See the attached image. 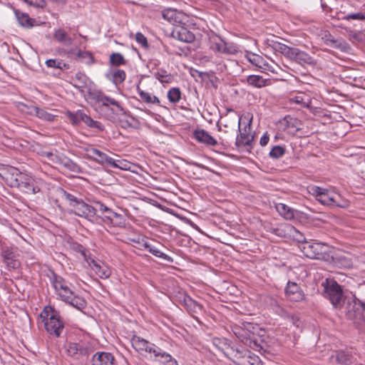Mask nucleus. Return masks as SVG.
<instances>
[{
	"label": "nucleus",
	"instance_id": "19",
	"mask_svg": "<svg viewBox=\"0 0 365 365\" xmlns=\"http://www.w3.org/2000/svg\"><path fill=\"white\" fill-rule=\"evenodd\" d=\"M92 365H117V364L112 354L96 352L92 357Z\"/></svg>",
	"mask_w": 365,
	"mask_h": 365
},
{
	"label": "nucleus",
	"instance_id": "41",
	"mask_svg": "<svg viewBox=\"0 0 365 365\" xmlns=\"http://www.w3.org/2000/svg\"><path fill=\"white\" fill-rule=\"evenodd\" d=\"M110 63L113 66H119L125 65L127 61L125 59L123 56L120 53H113L110 56Z\"/></svg>",
	"mask_w": 365,
	"mask_h": 365
},
{
	"label": "nucleus",
	"instance_id": "15",
	"mask_svg": "<svg viewBox=\"0 0 365 365\" xmlns=\"http://www.w3.org/2000/svg\"><path fill=\"white\" fill-rule=\"evenodd\" d=\"M349 317L356 324L365 322V304L361 301H355L351 309L349 311Z\"/></svg>",
	"mask_w": 365,
	"mask_h": 365
},
{
	"label": "nucleus",
	"instance_id": "20",
	"mask_svg": "<svg viewBox=\"0 0 365 365\" xmlns=\"http://www.w3.org/2000/svg\"><path fill=\"white\" fill-rule=\"evenodd\" d=\"M289 59L293 60L297 62L299 64H309L313 65L315 64L314 59L312 56L309 55L304 51H300L297 48H294L292 52L291 53V56Z\"/></svg>",
	"mask_w": 365,
	"mask_h": 365
},
{
	"label": "nucleus",
	"instance_id": "1",
	"mask_svg": "<svg viewBox=\"0 0 365 365\" xmlns=\"http://www.w3.org/2000/svg\"><path fill=\"white\" fill-rule=\"evenodd\" d=\"M1 176L11 187H16L28 194L41 192L43 182L34 179L31 176L20 172L17 168L9 167Z\"/></svg>",
	"mask_w": 365,
	"mask_h": 365
},
{
	"label": "nucleus",
	"instance_id": "29",
	"mask_svg": "<svg viewBox=\"0 0 365 365\" xmlns=\"http://www.w3.org/2000/svg\"><path fill=\"white\" fill-rule=\"evenodd\" d=\"M97 210L101 212H107L108 215L106 217L112 222L113 219L120 220V223H121V220H123V216L120 214H118L115 212H113L111 209L106 206L101 202L96 203Z\"/></svg>",
	"mask_w": 365,
	"mask_h": 365
},
{
	"label": "nucleus",
	"instance_id": "5",
	"mask_svg": "<svg viewBox=\"0 0 365 365\" xmlns=\"http://www.w3.org/2000/svg\"><path fill=\"white\" fill-rule=\"evenodd\" d=\"M323 295L329 299L335 308H340L344 304V296L341 286L334 280L326 279L322 283Z\"/></svg>",
	"mask_w": 365,
	"mask_h": 365
},
{
	"label": "nucleus",
	"instance_id": "52",
	"mask_svg": "<svg viewBox=\"0 0 365 365\" xmlns=\"http://www.w3.org/2000/svg\"><path fill=\"white\" fill-rule=\"evenodd\" d=\"M342 19L346 21H349L351 19L364 21L365 20V13L359 12L355 14H350L342 17Z\"/></svg>",
	"mask_w": 365,
	"mask_h": 365
},
{
	"label": "nucleus",
	"instance_id": "61",
	"mask_svg": "<svg viewBox=\"0 0 365 365\" xmlns=\"http://www.w3.org/2000/svg\"><path fill=\"white\" fill-rule=\"evenodd\" d=\"M227 112L234 113V110L232 108L227 109Z\"/></svg>",
	"mask_w": 365,
	"mask_h": 365
},
{
	"label": "nucleus",
	"instance_id": "46",
	"mask_svg": "<svg viewBox=\"0 0 365 365\" xmlns=\"http://www.w3.org/2000/svg\"><path fill=\"white\" fill-rule=\"evenodd\" d=\"M126 77L125 72L123 70H115L112 74V81L114 84L118 85L123 83Z\"/></svg>",
	"mask_w": 365,
	"mask_h": 365
},
{
	"label": "nucleus",
	"instance_id": "50",
	"mask_svg": "<svg viewBox=\"0 0 365 365\" xmlns=\"http://www.w3.org/2000/svg\"><path fill=\"white\" fill-rule=\"evenodd\" d=\"M292 230H293L292 236L294 239L297 241L300 245H303V243L307 242L308 241L306 240V238L303 235L302 233H301L299 230H296L294 227H292Z\"/></svg>",
	"mask_w": 365,
	"mask_h": 365
},
{
	"label": "nucleus",
	"instance_id": "60",
	"mask_svg": "<svg viewBox=\"0 0 365 365\" xmlns=\"http://www.w3.org/2000/svg\"><path fill=\"white\" fill-rule=\"evenodd\" d=\"M78 56L79 57H84L86 56H88L90 58H92V56H91V54L88 53V52H81V51H79L78 53Z\"/></svg>",
	"mask_w": 365,
	"mask_h": 365
},
{
	"label": "nucleus",
	"instance_id": "25",
	"mask_svg": "<svg viewBox=\"0 0 365 365\" xmlns=\"http://www.w3.org/2000/svg\"><path fill=\"white\" fill-rule=\"evenodd\" d=\"M153 354L155 359L163 365H178L177 361L170 354L163 351L158 346L153 350Z\"/></svg>",
	"mask_w": 365,
	"mask_h": 365
},
{
	"label": "nucleus",
	"instance_id": "36",
	"mask_svg": "<svg viewBox=\"0 0 365 365\" xmlns=\"http://www.w3.org/2000/svg\"><path fill=\"white\" fill-rule=\"evenodd\" d=\"M143 245L145 249H147L151 254H153L155 257L167 260L168 262H172V259L170 257L159 250L155 246H152L151 245L147 242H145Z\"/></svg>",
	"mask_w": 365,
	"mask_h": 365
},
{
	"label": "nucleus",
	"instance_id": "33",
	"mask_svg": "<svg viewBox=\"0 0 365 365\" xmlns=\"http://www.w3.org/2000/svg\"><path fill=\"white\" fill-rule=\"evenodd\" d=\"M276 209L277 212L287 220H292L294 217V210L291 209L284 203L277 204Z\"/></svg>",
	"mask_w": 365,
	"mask_h": 365
},
{
	"label": "nucleus",
	"instance_id": "27",
	"mask_svg": "<svg viewBox=\"0 0 365 365\" xmlns=\"http://www.w3.org/2000/svg\"><path fill=\"white\" fill-rule=\"evenodd\" d=\"M195 138L199 142L202 143H205L207 145H216L217 140L212 137L207 131L205 130H197L194 133Z\"/></svg>",
	"mask_w": 365,
	"mask_h": 365
},
{
	"label": "nucleus",
	"instance_id": "22",
	"mask_svg": "<svg viewBox=\"0 0 365 365\" xmlns=\"http://www.w3.org/2000/svg\"><path fill=\"white\" fill-rule=\"evenodd\" d=\"M23 107L24 108H22V110L24 112H26L29 113L30 115H34L37 117H38L41 119L47 120V121H53L54 119V115L50 113H48L47 111L41 109L36 106H26L23 105Z\"/></svg>",
	"mask_w": 365,
	"mask_h": 365
},
{
	"label": "nucleus",
	"instance_id": "58",
	"mask_svg": "<svg viewBox=\"0 0 365 365\" xmlns=\"http://www.w3.org/2000/svg\"><path fill=\"white\" fill-rule=\"evenodd\" d=\"M269 138L267 133H265L260 138L259 143L262 146H265L269 142Z\"/></svg>",
	"mask_w": 365,
	"mask_h": 365
},
{
	"label": "nucleus",
	"instance_id": "39",
	"mask_svg": "<svg viewBox=\"0 0 365 365\" xmlns=\"http://www.w3.org/2000/svg\"><path fill=\"white\" fill-rule=\"evenodd\" d=\"M284 122L286 123L285 130L289 133H294L299 128L297 127L299 124V121L296 118L286 117L284 118Z\"/></svg>",
	"mask_w": 365,
	"mask_h": 365
},
{
	"label": "nucleus",
	"instance_id": "10",
	"mask_svg": "<svg viewBox=\"0 0 365 365\" xmlns=\"http://www.w3.org/2000/svg\"><path fill=\"white\" fill-rule=\"evenodd\" d=\"M83 149L86 152L85 158L87 159L93 160L101 165L108 164L113 168L119 167L112 158L96 148L88 146Z\"/></svg>",
	"mask_w": 365,
	"mask_h": 365
},
{
	"label": "nucleus",
	"instance_id": "11",
	"mask_svg": "<svg viewBox=\"0 0 365 365\" xmlns=\"http://www.w3.org/2000/svg\"><path fill=\"white\" fill-rule=\"evenodd\" d=\"M252 118L249 120L247 125L244 128H241V118H239L237 122V127L239 134L236 138V145L237 147L250 146L253 140L254 135L252 133L251 128Z\"/></svg>",
	"mask_w": 365,
	"mask_h": 365
},
{
	"label": "nucleus",
	"instance_id": "47",
	"mask_svg": "<svg viewBox=\"0 0 365 365\" xmlns=\"http://www.w3.org/2000/svg\"><path fill=\"white\" fill-rule=\"evenodd\" d=\"M83 122H84L88 126L91 128H95L98 130H103V126L100 122L93 120L90 116L87 115L86 113L84 114V116H83Z\"/></svg>",
	"mask_w": 365,
	"mask_h": 365
},
{
	"label": "nucleus",
	"instance_id": "48",
	"mask_svg": "<svg viewBox=\"0 0 365 365\" xmlns=\"http://www.w3.org/2000/svg\"><path fill=\"white\" fill-rule=\"evenodd\" d=\"M84 114L85 113L81 111H77L75 113L68 111L67 116L73 124H78L79 122L83 121Z\"/></svg>",
	"mask_w": 365,
	"mask_h": 365
},
{
	"label": "nucleus",
	"instance_id": "45",
	"mask_svg": "<svg viewBox=\"0 0 365 365\" xmlns=\"http://www.w3.org/2000/svg\"><path fill=\"white\" fill-rule=\"evenodd\" d=\"M168 98L173 103H176L180 101L181 98V91L178 88H173L168 92Z\"/></svg>",
	"mask_w": 365,
	"mask_h": 365
},
{
	"label": "nucleus",
	"instance_id": "6",
	"mask_svg": "<svg viewBox=\"0 0 365 365\" xmlns=\"http://www.w3.org/2000/svg\"><path fill=\"white\" fill-rule=\"evenodd\" d=\"M311 192L322 205L337 207L346 206L340 203L339 200L341 198L340 195L329 189L314 185L311 187Z\"/></svg>",
	"mask_w": 365,
	"mask_h": 365
},
{
	"label": "nucleus",
	"instance_id": "55",
	"mask_svg": "<svg viewBox=\"0 0 365 365\" xmlns=\"http://www.w3.org/2000/svg\"><path fill=\"white\" fill-rule=\"evenodd\" d=\"M135 40L138 43L141 44L143 47H148V45L147 38L143 34L140 32L137 33L135 34Z\"/></svg>",
	"mask_w": 365,
	"mask_h": 365
},
{
	"label": "nucleus",
	"instance_id": "30",
	"mask_svg": "<svg viewBox=\"0 0 365 365\" xmlns=\"http://www.w3.org/2000/svg\"><path fill=\"white\" fill-rule=\"evenodd\" d=\"M60 165L63 166V168H64L66 170L70 171L76 174L82 173L81 167L66 156L64 158H62L61 163Z\"/></svg>",
	"mask_w": 365,
	"mask_h": 365
},
{
	"label": "nucleus",
	"instance_id": "24",
	"mask_svg": "<svg viewBox=\"0 0 365 365\" xmlns=\"http://www.w3.org/2000/svg\"><path fill=\"white\" fill-rule=\"evenodd\" d=\"M66 351L69 356L76 359L88 354L87 349L81 343H68L66 345Z\"/></svg>",
	"mask_w": 365,
	"mask_h": 365
},
{
	"label": "nucleus",
	"instance_id": "31",
	"mask_svg": "<svg viewBox=\"0 0 365 365\" xmlns=\"http://www.w3.org/2000/svg\"><path fill=\"white\" fill-rule=\"evenodd\" d=\"M247 81L249 85L256 88H262L268 85L269 79H264L260 76L251 75L247 77Z\"/></svg>",
	"mask_w": 365,
	"mask_h": 365
},
{
	"label": "nucleus",
	"instance_id": "35",
	"mask_svg": "<svg viewBox=\"0 0 365 365\" xmlns=\"http://www.w3.org/2000/svg\"><path fill=\"white\" fill-rule=\"evenodd\" d=\"M272 48L275 51L283 54L285 57L288 58H289L291 53L292 52V50L294 48L280 42H274L272 44Z\"/></svg>",
	"mask_w": 365,
	"mask_h": 365
},
{
	"label": "nucleus",
	"instance_id": "54",
	"mask_svg": "<svg viewBox=\"0 0 365 365\" xmlns=\"http://www.w3.org/2000/svg\"><path fill=\"white\" fill-rule=\"evenodd\" d=\"M62 197L70 202L71 207H72V205L78 200V198H77L72 194L66 192L65 190H62Z\"/></svg>",
	"mask_w": 365,
	"mask_h": 365
},
{
	"label": "nucleus",
	"instance_id": "18",
	"mask_svg": "<svg viewBox=\"0 0 365 365\" xmlns=\"http://www.w3.org/2000/svg\"><path fill=\"white\" fill-rule=\"evenodd\" d=\"M89 267L94 271V272L102 279H107L111 274L110 268L103 262L97 261L93 259L87 260Z\"/></svg>",
	"mask_w": 365,
	"mask_h": 365
},
{
	"label": "nucleus",
	"instance_id": "32",
	"mask_svg": "<svg viewBox=\"0 0 365 365\" xmlns=\"http://www.w3.org/2000/svg\"><path fill=\"white\" fill-rule=\"evenodd\" d=\"M290 102L300 105L303 108H309L311 104V99L309 96L300 93L289 98Z\"/></svg>",
	"mask_w": 365,
	"mask_h": 365
},
{
	"label": "nucleus",
	"instance_id": "17",
	"mask_svg": "<svg viewBox=\"0 0 365 365\" xmlns=\"http://www.w3.org/2000/svg\"><path fill=\"white\" fill-rule=\"evenodd\" d=\"M131 344L133 347L140 353L145 351L153 354V350H155L157 348V346L154 344H151L148 341L138 336H133Z\"/></svg>",
	"mask_w": 365,
	"mask_h": 365
},
{
	"label": "nucleus",
	"instance_id": "3",
	"mask_svg": "<svg viewBox=\"0 0 365 365\" xmlns=\"http://www.w3.org/2000/svg\"><path fill=\"white\" fill-rule=\"evenodd\" d=\"M40 317L48 334L59 337L64 329V323L61 319L59 313L51 307H46Z\"/></svg>",
	"mask_w": 365,
	"mask_h": 365
},
{
	"label": "nucleus",
	"instance_id": "8",
	"mask_svg": "<svg viewBox=\"0 0 365 365\" xmlns=\"http://www.w3.org/2000/svg\"><path fill=\"white\" fill-rule=\"evenodd\" d=\"M230 360L237 365H262L258 356L244 349L236 348Z\"/></svg>",
	"mask_w": 365,
	"mask_h": 365
},
{
	"label": "nucleus",
	"instance_id": "51",
	"mask_svg": "<svg viewBox=\"0 0 365 365\" xmlns=\"http://www.w3.org/2000/svg\"><path fill=\"white\" fill-rule=\"evenodd\" d=\"M46 63L48 67L51 68H58L63 69V68L66 67V64L61 61H56L55 59H49L46 61Z\"/></svg>",
	"mask_w": 365,
	"mask_h": 365
},
{
	"label": "nucleus",
	"instance_id": "53",
	"mask_svg": "<svg viewBox=\"0 0 365 365\" xmlns=\"http://www.w3.org/2000/svg\"><path fill=\"white\" fill-rule=\"evenodd\" d=\"M24 1L36 8H44L46 5L45 0H24Z\"/></svg>",
	"mask_w": 365,
	"mask_h": 365
},
{
	"label": "nucleus",
	"instance_id": "57",
	"mask_svg": "<svg viewBox=\"0 0 365 365\" xmlns=\"http://www.w3.org/2000/svg\"><path fill=\"white\" fill-rule=\"evenodd\" d=\"M247 60L251 62L252 64H255V66H259L258 65L259 63V61L260 60V56H257V55H255V54H253V53H250L247 56Z\"/></svg>",
	"mask_w": 365,
	"mask_h": 365
},
{
	"label": "nucleus",
	"instance_id": "14",
	"mask_svg": "<svg viewBox=\"0 0 365 365\" xmlns=\"http://www.w3.org/2000/svg\"><path fill=\"white\" fill-rule=\"evenodd\" d=\"M286 297L293 302H302L304 299L305 295L299 285L294 282H288L285 288Z\"/></svg>",
	"mask_w": 365,
	"mask_h": 365
},
{
	"label": "nucleus",
	"instance_id": "37",
	"mask_svg": "<svg viewBox=\"0 0 365 365\" xmlns=\"http://www.w3.org/2000/svg\"><path fill=\"white\" fill-rule=\"evenodd\" d=\"M335 262L340 267L344 268H351L354 265L352 259L347 255H339L335 259Z\"/></svg>",
	"mask_w": 365,
	"mask_h": 365
},
{
	"label": "nucleus",
	"instance_id": "56",
	"mask_svg": "<svg viewBox=\"0 0 365 365\" xmlns=\"http://www.w3.org/2000/svg\"><path fill=\"white\" fill-rule=\"evenodd\" d=\"M75 78L79 82L80 85H78L77 86L81 87L86 83V76L84 73L78 72L76 73Z\"/></svg>",
	"mask_w": 365,
	"mask_h": 365
},
{
	"label": "nucleus",
	"instance_id": "38",
	"mask_svg": "<svg viewBox=\"0 0 365 365\" xmlns=\"http://www.w3.org/2000/svg\"><path fill=\"white\" fill-rule=\"evenodd\" d=\"M138 92L140 97V98L147 103H152V104H160V100L158 97L155 96H151L150 93L145 92L142 90H140L138 87Z\"/></svg>",
	"mask_w": 365,
	"mask_h": 365
},
{
	"label": "nucleus",
	"instance_id": "34",
	"mask_svg": "<svg viewBox=\"0 0 365 365\" xmlns=\"http://www.w3.org/2000/svg\"><path fill=\"white\" fill-rule=\"evenodd\" d=\"M183 302L187 310L192 313H197L202 310V306L189 296H185Z\"/></svg>",
	"mask_w": 365,
	"mask_h": 365
},
{
	"label": "nucleus",
	"instance_id": "49",
	"mask_svg": "<svg viewBox=\"0 0 365 365\" xmlns=\"http://www.w3.org/2000/svg\"><path fill=\"white\" fill-rule=\"evenodd\" d=\"M285 153V150L283 147L279 145H275L272 148L269 152V156L272 158L277 159L282 157Z\"/></svg>",
	"mask_w": 365,
	"mask_h": 365
},
{
	"label": "nucleus",
	"instance_id": "16",
	"mask_svg": "<svg viewBox=\"0 0 365 365\" xmlns=\"http://www.w3.org/2000/svg\"><path fill=\"white\" fill-rule=\"evenodd\" d=\"M96 208L85 203L82 200L78 199L72 205V211L80 217H88L94 215Z\"/></svg>",
	"mask_w": 365,
	"mask_h": 365
},
{
	"label": "nucleus",
	"instance_id": "43",
	"mask_svg": "<svg viewBox=\"0 0 365 365\" xmlns=\"http://www.w3.org/2000/svg\"><path fill=\"white\" fill-rule=\"evenodd\" d=\"M155 76L163 83H170L173 79V76L164 70L158 71Z\"/></svg>",
	"mask_w": 365,
	"mask_h": 365
},
{
	"label": "nucleus",
	"instance_id": "28",
	"mask_svg": "<svg viewBox=\"0 0 365 365\" xmlns=\"http://www.w3.org/2000/svg\"><path fill=\"white\" fill-rule=\"evenodd\" d=\"M15 16L19 24L26 28H31L34 26V19L29 17V16L24 12H21L20 10L13 8Z\"/></svg>",
	"mask_w": 365,
	"mask_h": 365
},
{
	"label": "nucleus",
	"instance_id": "7",
	"mask_svg": "<svg viewBox=\"0 0 365 365\" xmlns=\"http://www.w3.org/2000/svg\"><path fill=\"white\" fill-rule=\"evenodd\" d=\"M209 48L215 53L225 55H234L238 51L237 47L235 43L226 42L216 34L210 36Z\"/></svg>",
	"mask_w": 365,
	"mask_h": 365
},
{
	"label": "nucleus",
	"instance_id": "2",
	"mask_svg": "<svg viewBox=\"0 0 365 365\" xmlns=\"http://www.w3.org/2000/svg\"><path fill=\"white\" fill-rule=\"evenodd\" d=\"M52 284L56 294L62 301L79 310L86 307V301L84 298L75 294L71 289V284L62 277L54 274L52 279Z\"/></svg>",
	"mask_w": 365,
	"mask_h": 365
},
{
	"label": "nucleus",
	"instance_id": "59",
	"mask_svg": "<svg viewBox=\"0 0 365 365\" xmlns=\"http://www.w3.org/2000/svg\"><path fill=\"white\" fill-rule=\"evenodd\" d=\"M174 11H172V10H168L166 11L165 13H163V17L165 19H168V20H170L172 17H173V14Z\"/></svg>",
	"mask_w": 365,
	"mask_h": 365
},
{
	"label": "nucleus",
	"instance_id": "9",
	"mask_svg": "<svg viewBox=\"0 0 365 365\" xmlns=\"http://www.w3.org/2000/svg\"><path fill=\"white\" fill-rule=\"evenodd\" d=\"M299 247L306 257L311 259H322L324 257L328 246L311 240L303 243V245H299Z\"/></svg>",
	"mask_w": 365,
	"mask_h": 365
},
{
	"label": "nucleus",
	"instance_id": "40",
	"mask_svg": "<svg viewBox=\"0 0 365 365\" xmlns=\"http://www.w3.org/2000/svg\"><path fill=\"white\" fill-rule=\"evenodd\" d=\"M43 155L47 158L48 161L53 163L55 165H60L61 163L62 158H64L65 156L63 155H60L56 151L53 152H44Z\"/></svg>",
	"mask_w": 365,
	"mask_h": 365
},
{
	"label": "nucleus",
	"instance_id": "23",
	"mask_svg": "<svg viewBox=\"0 0 365 365\" xmlns=\"http://www.w3.org/2000/svg\"><path fill=\"white\" fill-rule=\"evenodd\" d=\"M174 38L186 43L192 42L195 40V35L187 28L178 26L173 31Z\"/></svg>",
	"mask_w": 365,
	"mask_h": 365
},
{
	"label": "nucleus",
	"instance_id": "26",
	"mask_svg": "<svg viewBox=\"0 0 365 365\" xmlns=\"http://www.w3.org/2000/svg\"><path fill=\"white\" fill-rule=\"evenodd\" d=\"M239 118H237V115L236 114H234L232 115H225L224 118H222V121L220 124L223 125L225 130H223L224 133H227L229 132V130H235L236 126L237 125ZM219 130H222L221 125H219Z\"/></svg>",
	"mask_w": 365,
	"mask_h": 365
},
{
	"label": "nucleus",
	"instance_id": "42",
	"mask_svg": "<svg viewBox=\"0 0 365 365\" xmlns=\"http://www.w3.org/2000/svg\"><path fill=\"white\" fill-rule=\"evenodd\" d=\"M336 361L340 364L351 365L353 363V356L348 352L340 351L336 355Z\"/></svg>",
	"mask_w": 365,
	"mask_h": 365
},
{
	"label": "nucleus",
	"instance_id": "12",
	"mask_svg": "<svg viewBox=\"0 0 365 365\" xmlns=\"http://www.w3.org/2000/svg\"><path fill=\"white\" fill-rule=\"evenodd\" d=\"M1 256L8 269H16L20 266L17 259L16 248L5 247L2 248Z\"/></svg>",
	"mask_w": 365,
	"mask_h": 365
},
{
	"label": "nucleus",
	"instance_id": "44",
	"mask_svg": "<svg viewBox=\"0 0 365 365\" xmlns=\"http://www.w3.org/2000/svg\"><path fill=\"white\" fill-rule=\"evenodd\" d=\"M54 37L57 41L63 42L66 45H71L72 43L71 38L68 37L66 32L63 30L59 29L56 31L54 34Z\"/></svg>",
	"mask_w": 365,
	"mask_h": 365
},
{
	"label": "nucleus",
	"instance_id": "4",
	"mask_svg": "<svg viewBox=\"0 0 365 365\" xmlns=\"http://www.w3.org/2000/svg\"><path fill=\"white\" fill-rule=\"evenodd\" d=\"M257 329L250 323H243L242 326L235 324L232 331L244 344L252 349L259 351L262 346L258 341L255 330Z\"/></svg>",
	"mask_w": 365,
	"mask_h": 365
},
{
	"label": "nucleus",
	"instance_id": "13",
	"mask_svg": "<svg viewBox=\"0 0 365 365\" xmlns=\"http://www.w3.org/2000/svg\"><path fill=\"white\" fill-rule=\"evenodd\" d=\"M96 102L103 106L110 108L115 114H120L123 112V108L115 99L107 96L103 93H98L96 96Z\"/></svg>",
	"mask_w": 365,
	"mask_h": 365
},
{
	"label": "nucleus",
	"instance_id": "21",
	"mask_svg": "<svg viewBox=\"0 0 365 365\" xmlns=\"http://www.w3.org/2000/svg\"><path fill=\"white\" fill-rule=\"evenodd\" d=\"M212 346L217 350L222 351L230 359L232 356L235 349L230 346L225 339L214 338Z\"/></svg>",
	"mask_w": 365,
	"mask_h": 365
}]
</instances>
